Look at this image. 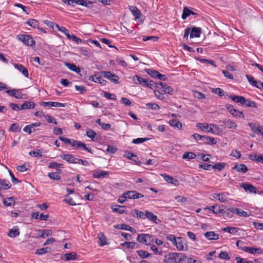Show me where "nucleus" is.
I'll return each mask as SVG.
<instances>
[{"label": "nucleus", "instance_id": "f257e3e1", "mask_svg": "<svg viewBox=\"0 0 263 263\" xmlns=\"http://www.w3.org/2000/svg\"><path fill=\"white\" fill-rule=\"evenodd\" d=\"M244 242L241 240H238L236 242V246L237 247L246 252L249 253H250L251 254H261L262 253V250L260 248H256L254 247H241L239 246L240 244H243Z\"/></svg>", "mask_w": 263, "mask_h": 263}, {"label": "nucleus", "instance_id": "f03ea898", "mask_svg": "<svg viewBox=\"0 0 263 263\" xmlns=\"http://www.w3.org/2000/svg\"><path fill=\"white\" fill-rule=\"evenodd\" d=\"M137 240L142 244L148 245L153 241L154 239L153 236L149 234H138Z\"/></svg>", "mask_w": 263, "mask_h": 263}, {"label": "nucleus", "instance_id": "7ed1b4c3", "mask_svg": "<svg viewBox=\"0 0 263 263\" xmlns=\"http://www.w3.org/2000/svg\"><path fill=\"white\" fill-rule=\"evenodd\" d=\"M16 39L22 42L27 46H35V41L33 40L32 36L29 35L19 34L16 36Z\"/></svg>", "mask_w": 263, "mask_h": 263}, {"label": "nucleus", "instance_id": "20e7f679", "mask_svg": "<svg viewBox=\"0 0 263 263\" xmlns=\"http://www.w3.org/2000/svg\"><path fill=\"white\" fill-rule=\"evenodd\" d=\"M100 73L102 74L104 78L109 80L111 82L115 84H118L120 83L119 77L115 74L112 73L110 71H101Z\"/></svg>", "mask_w": 263, "mask_h": 263}, {"label": "nucleus", "instance_id": "39448f33", "mask_svg": "<svg viewBox=\"0 0 263 263\" xmlns=\"http://www.w3.org/2000/svg\"><path fill=\"white\" fill-rule=\"evenodd\" d=\"M144 195L136 191H128L123 194V198L128 199H139L143 197Z\"/></svg>", "mask_w": 263, "mask_h": 263}, {"label": "nucleus", "instance_id": "423d86ee", "mask_svg": "<svg viewBox=\"0 0 263 263\" xmlns=\"http://www.w3.org/2000/svg\"><path fill=\"white\" fill-rule=\"evenodd\" d=\"M73 147L75 149L86 151L91 154H93V151L92 149L90 147H87L85 143L80 141L76 140Z\"/></svg>", "mask_w": 263, "mask_h": 263}, {"label": "nucleus", "instance_id": "0eeeda50", "mask_svg": "<svg viewBox=\"0 0 263 263\" xmlns=\"http://www.w3.org/2000/svg\"><path fill=\"white\" fill-rule=\"evenodd\" d=\"M98 75L99 72H97V73L94 76H90L88 78V80L95 83H98L102 85H106L107 81L102 78V77H103L102 74H100V76Z\"/></svg>", "mask_w": 263, "mask_h": 263}, {"label": "nucleus", "instance_id": "6e6552de", "mask_svg": "<svg viewBox=\"0 0 263 263\" xmlns=\"http://www.w3.org/2000/svg\"><path fill=\"white\" fill-rule=\"evenodd\" d=\"M175 246L179 251H183L187 249V245L186 243L185 240L181 237L177 238Z\"/></svg>", "mask_w": 263, "mask_h": 263}, {"label": "nucleus", "instance_id": "1a4fd4ad", "mask_svg": "<svg viewBox=\"0 0 263 263\" xmlns=\"http://www.w3.org/2000/svg\"><path fill=\"white\" fill-rule=\"evenodd\" d=\"M40 105L44 107L50 106L55 107H65L67 106V103H62L57 102H42L40 103Z\"/></svg>", "mask_w": 263, "mask_h": 263}, {"label": "nucleus", "instance_id": "9d476101", "mask_svg": "<svg viewBox=\"0 0 263 263\" xmlns=\"http://www.w3.org/2000/svg\"><path fill=\"white\" fill-rule=\"evenodd\" d=\"M145 218H147L149 220L157 224L161 222L160 220L158 218L156 215L148 211H146L144 213V219Z\"/></svg>", "mask_w": 263, "mask_h": 263}, {"label": "nucleus", "instance_id": "9b49d317", "mask_svg": "<svg viewBox=\"0 0 263 263\" xmlns=\"http://www.w3.org/2000/svg\"><path fill=\"white\" fill-rule=\"evenodd\" d=\"M240 187L243 188L246 192H249L250 193H257V190L256 187L253 185L249 183H242L240 185Z\"/></svg>", "mask_w": 263, "mask_h": 263}, {"label": "nucleus", "instance_id": "f8f14e48", "mask_svg": "<svg viewBox=\"0 0 263 263\" xmlns=\"http://www.w3.org/2000/svg\"><path fill=\"white\" fill-rule=\"evenodd\" d=\"M233 213L234 214L242 217H249L252 215L251 212L248 213L246 211H244L242 209L234 208V209H232Z\"/></svg>", "mask_w": 263, "mask_h": 263}, {"label": "nucleus", "instance_id": "ddd939ff", "mask_svg": "<svg viewBox=\"0 0 263 263\" xmlns=\"http://www.w3.org/2000/svg\"><path fill=\"white\" fill-rule=\"evenodd\" d=\"M251 129L257 134H260L263 137V126L257 124H249Z\"/></svg>", "mask_w": 263, "mask_h": 263}, {"label": "nucleus", "instance_id": "4468645a", "mask_svg": "<svg viewBox=\"0 0 263 263\" xmlns=\"http://www.w3.org/2000/svg\"><path fill=\"white\" fill-rule=\"evenodd\" d=\"M60 157L69 163L76 164L77 158L71 154H65L61 155Z\"/></svg>", "mask_w": 263, "mask_h": 263}, {"label": "nucleus", "instance_id": "2eb2a0df", "mask_svg": "<svg viewBox=\"0 0 263 263\" xmlns=\"http://www.w3.org/2000/svg\"><path fill=\"white\" fill-rule=\"evenodd\" d=\"M190 31L191 33L190 37L191 39L199 37L200 35L201 29L200 27H196L195 26H194Z\"/></svg>", "mask_w": 263, "mask_h": 263}, {"label": "nucleus", "instance_id": "dca6fc26", "mask_svg": "<svg viewBox=\"0 0 263 263\" xmlns=\"http://www.w3.org/2000/svg\"><path fill=\"white\" fill-rule=\"evenodd\" d=\"M124 156L132 161H134L138 165H140L141 164V162L140 161H138V158L137 156L133 153L129 152H126L124 155Z\"/></svg>", "mask_w": 263, "mask_h": 263}, {"label": "nucleus", "instance_id": "f3484780", "mask_svg": "<svg viewBox=\"0 0 263 263\" xmlns=\"http://www.w3.org/2000/svg\"><path fill=\"white\" fill-rule=\"evenodd\" d=\"M233 170H236L238 172L245 173L248 171L247 166L245 164H236L232 167Z\"/></svg>", "mask_w": 263, "mask_h": 263}, {"label": "nucleus", "instance_id": "a211bd4d", "mask_svg": "<svg viewBox=\"0 0 263 263\" xmlns=\"http://www.w3.org/2000/svg\"><path fill=\"white\" fill-rule=\"evenodd\" d=\"M13 66L16 69H18L20 72H21L25 77H28V70L25 67V66L21 64L16 63L14 64Z\"/></svg>", "mask_w": 263, "mask_h": 263}, {"label": "nucleus", "instance_id": "6ab92c4d", "mask_svg": "<svg viewBox=\"0 0 263 263\" xmlns=\"http://www.w3.org/2000/svg\"><path fill=\"white\" fill-rule=\"evenodd\" d=\"M86 136L91 138V139L93 141H97L99 140V136H98L97 134L91 129H88L86 130Z\"/></svg>", "mask_w": 263, "mask_h": 263}, {"label": "nucleus", "instance_id": "aec40b11", "mask_svg": "<svg viewBox=\"0 0 263 263\" xmlns=\"http://www.w3.org/2000/svg\"><path fill=\"white\" fill-rule=\"evenodd\" d=\"M177 254L174 253H170L164 256L163 260L164 262L166 263H176L174 256H176Z\"/></svg>", "mask_w": 263, "mask_h": 263}, {"label": "nucleus", "instance_id": "412c9836", "mask_svg": "<svg viewBox=\"0 0 263 263\" xmlns=\"http://www.w3.org/2000/svg\"><path fill=\"white\" fill-rule=\"evenodd\" d=\"M229 98L236 103H240L241 105H243L246 102V98L243 96L231 95L229 96Z\"/></svg>", "mask_w": 263, "mask_h": 263}, {"label": "nucleus", "instance_id": "4be33fe9", "mask_svg": "<svg viewBox=\"0 0 263 263\" xmlns=\"http://www.w3.org/2000/svg\"><path fill=\"white\" fill-rule=\"evenodd\" d=\"M133 80L136 84H140L143 86H146V84L148 81L147 79H143L138 75H136L133 78Z\"/></svg>", "mask_w": 263, "mask_h": 263}, {"label": "nucleus", "instance_id": "5701e85b", "mask_svg": "<svg viewBox=\"0 0 263 263\" xmlns=\"http://www.w3.org/2000/svg\"><path fill=\"white\" fill-rule=\"evenodd\" d=\"M109 175V173L104 171H97L93 174L92 177L93 178H105Z\"/></svg>", "mask_w": 263, "mask_h": 263}, {"label": "nucleus", "instance_id": "b1692460", "mask_svg": "<svg viewBox=\"0 0 263 263\" xmlns=\"http://www.w3.org/2000/svg\"><path fill=\"white\" fill-rule=\"evenodd\" d=\"M196 127L203 132H213L211 127H209V124L206 123H197L196 124Z\"/></svg>", "mask_w": 263, "mask_h": 263}, {"label": "nucleus", "instance_id": "393cba45", "mask_svg": "<svg viewBox=\"0 0 263 263\" xmlns=\"http://www.w3.org/2000/svg\"><path fill=\"white\" fill-rule=\"evenodd\" d=\"M202 141L204 144L209 145H215L217 143L216 141L213 137L203 136Z\"/></svg>", "mask_w": 263, "mask_h": 263}, {"label": "nucleus", "instance_id": "a878e982", "mask_svg": "<svg viewBox=\"0 0 263 263\" xmlns=\"http://www.w3.org/2000/svg\"><path fill=\"white\" fill-rule=\"evenodd\" d=\"M196 13L193 11L190 10L187 7H184L183 10V13L182 14L181 17L183 20H185L190 15H195Z\"/></svg>", "mask_w": 263, "mask_h": 263}, {"label": "nucleus", "instance_id": "bb28decb", "mask_svg": "<svg viewBox=\"0 0 263 263\" xmlns=\"http://www.w3.org/2000/svg\"><path fill=\"white\" fill-rule=\"evenodd\" d=\"M129 10L132 14L135 16V20L139 18L141 15L140 11L136 6H129Z\"/></svg>", "mask_w": 263, "mask_h": 263}, {"label": "nucleus", "instance_id": "cd10ccee", "mask_svg": "<svg viewBox=\"0 0 263 263\" xmlns=\"http://www.w3.org/2000/svg\"><path fill=\"white\" fill-rule=\"evenodd\" d=\"M35 104L33 102L25 101L21 106V109H27L34 108Z\"/></svg>", "mask_w": 263, "mask_h": 263}, {"label": "nucleus", "instance_id": "c85d7f7f", "mask_svg": "<svg viewBox=\"0 0 263 263\" xmlns=\"http://www.w3.org/2000/svg\"><path fill=\"white\" fill-rule=\"evenodd\" d=\"M130 214L133 217H136L138 218L144 219V213L138 210H132L130 212Z\"/></svg>", "mask_w": 263, "mask_h": 263}, {"label": "nucleus", "instance_id": "c756f323", "mask_svg": "<svg viewBox=\"0 0 263 263\" xmlns=\"http://www.w3.org/2000/svg\"><path fill=\"white\" fill-rule=\"evenodd\" d=\"M125 206H122L120 205H116L114 206H112L111 209H112L114 212L118 213L120 214H122L124 213H127L126 211L124 210Z\"/></svg>", "mask_w": 263, "mask_h": 263}, {"label": "nucleus", "instance_id": "7c9ffc66", "mask_svg": "<svg viewBox=\"0 0 263 263\" xmlns=\"http://www.w3.org/2000/svg\"><path fill=\"white\" fill-rule=\"evenodd\" d=\"M204 236L209 240H217L219 239V235L213 231L206 232L204 234Z\"/></svg>", "mask_w": 263, "mask_h": 263}, {"label": "nucleus", "instance_id": "2f4dec72", "mask_svg": "<svg viewBox=\"0 0 263 263\" xmlns=\"http://www.w3.org/2000/svg\"><path fill=\"white\" fill-rule=\"evenodd\" d=\"M11 185L10 184V182L6 179H0V189L3 190H8L10 189Z\"/></svg>", "mask_w": 263, "mask_h": 263}, {"label": "nucleus", "instance_id": "473e14b6", "mask_svg": "<svg viewBox=\"0 0 263 263\" xmlns=\"http://www.w3.org/2000/svg\"><path fill=\"white\" fill-rule=\"evenodd\" d=\"M66 66L71 71H74L77 73H79L81 72V70L79 67L77 66L74 64L65 63Z\"/></svg>", "mask_w": 263, "mask_h": 263}, {"label": "nucleus", "instance_id": "72a5a7b5", "mask_svg": "<svg viewBox=\"0 0 263 263\" xmlns=\"http://www.w3.org/2000/svg\"><path fill=\"white\" fill-rule=\"evenodd\" d=\"M249 158L252 161H256L263 164V155H250Z\"/></svg>", "mask_w": 263, "mask_h": 263}, {"label": "nucleus", "instance_id": "f704fd0d", "mask_svg": "<svg viewBox=\"0 0 263 263\" xmlns=\"http://www.w3.org/2000/svg\"><path fill=\"white\" fill-rule=\"evenodd\" d=\"M224 232L229 233L230 234H234L238 232L239 229L238 228L228 226L222 229Z\"/></svg>", "mask_w": 263, "mask_h": 263}, {"label": "nucleus", "instance_id": "c9c22d12", "mask_svg": "<svg viewBox=\"0 0 263 263\" xmlns=\"http://www.w3.org/2000/svg\"><path fill=\"white\" fill-rule=\"evenodd\" d=\"M213 198L222 203H226L227 201V199L223 193L215 194L213 195Z\"/></svg>", "mask_w": 263, "mask_h": 263}, {"label": "nucleus", "instance_id": "e433bc0d", "mask_svg": "<svg viewBox=\"0 0 263 263\" xmlns=\"http://www.w3.org/2000/svg\"><path fill=\"white\" fill-rule=\"evenodd\" d=\"M223 124H226V127L229 129H235L237 127L236 123L231 119H229L227 120L225 123L223 122Z\"/></svg>", "mask_w": 263, "mask_h": 263}, {"label": "nucleus", "instance_id": "4c0bfd02", "mask_svg": "<svg viewBox=\"0 0 263 263\" xmlns=\"http://www.w3.org/2000/svg\"><path fill=\"white\" fill-rule=\"evenodd\" d=\"M77 254L76 252L66 253L64 255V259L66 260H74L77 258Z\"/></svg>", "mask_w": 263, "mask_h": 263}, {"label": "nucleus", "instance_id": "58836bf2", "mask_svg": "<svg viewBox=\"0 0 263 263\" xmlns=\"http://www.w3.org/2000/svg\"><path fill=\"white\" fill-rule=\"evenodd\" d=\"M59 139L61 141L63 142L64 143H65L66 144H68L72 147L73 146V145H74V142L76 140L73 139H69V138H64V137H61V136L59 137Z\"/></svg>", "mask_w": 263, "mask_h": 263}, {"label": "nucleus", "instance_id": "ea45409f", "mask_svg": "<svg viewBox=\"0 0 263 263\" xmlns=\"http://www.w3.org/2000/svg\"><path fill=\"white\" fill-rule=\"evenodd\" d=\"M93 3L94 2L87 0H80V5L85 6L88 8H92Z\"/></svg>", "mask_w": 263, "mask_h": 263}, {"label": "nucleus", "instance_id": "a19ab883", "mask_svg": "<svg viewBox=\"0 0 263 263\" xmlns=\"http://www.w3.org/2000/svg\"><path fill=\"white\" fill-rule=\"evenodd\" d=\"M137 253L138 254L139 256L141 259H144L148 257L151 255L150 253L148 252L143 251V250H137L136 251Z\"/></svg>", "mask_w": 263, "mask_h": 263}, {"label": "nucleus", "instance_id": "79ce46f5", "mask_svg": "<svg viewBox=\"0 0 263 263\" xmlns=\"http://www.w3.org/2000/svg\"><path fill=\"white\" fill-rule=\"evenodd\" d=\"M169 124L172 126L177 127L178 129H180L182 127L181 123L177 120L172 119L169 121Z\"/></svg>", "mask_w": 263, "mask_h": 263}, {"label": "nucleus", "instance_id": "37998d69", "mask_svg": "<svg viewBox=\"0 0 263 263\" xmlns=\"http://www.w3.org/2000/svg\"><path fill=\"white\" fill-rule=\"evenodd\" d=\"M26 24L30 26L33 28H38L39 26V22L34 19H29L26 22Z\"/></svg>", "mask_w": 263, "mask_h": 263}, {"label": "nucleus", "instance_id": "c03bdc74", "mask_svg": "<svg viewBox=\"0 0 263 263\" xmlns=\"http://www.w3.org/2000/svg\"><path fill=\"white\" fill-rule=\"evenodd\" d=\"M196 154L193 152H185L182 156L183 159H193L196 158Z\"/></svg>", "mask_w": 263, "mask_h": 263}, {"label": "nucleus", "instance_id": "a18cd8bd", "mask_svg": "<svg viewBox=\"0 0 263 263\" xmlns=\"http://www.w3.org/2000/svg\"><path fill=\"white\" fill-rule=\"evenodd\" d=\"M246 77L250 84L254 87H258V81L255 80L252 76L249 74H246Z\"/></svg>", "mask_w": 263, "mask_h": 263}, {"label": "nucleus", "instance_id": "49530a36", "mask_svg": "<svg viewBox=\"0 0 263 263\" xmlns=\"http://www.w3.org/2000/svg\"><path fill=\"white\" fill-rule=\"evenodd\" d=\"M227 165V164L224 162H218L215 163L214 165H212V168L214 169H217L218 171H220L222 169H223Z\"/></svg>", "mask_w": 263, "mask_h": 263}, {"label": "nucleus", "instance_id": "de8ad7c7", "mask_svg": "<svg viewBox=\"0 0 263 263\" xmlns=\"http://www.w3.org/2000/svg\"><path fill=\"white\" fill-rule=\"evenodd\" d=\"M9 130L13 132H21V128L20 127L18 123H15L11 125L9 127Z\"/></svg>", "mask_w": 263, "mask_h": 263}, {"label": "nucleus", "instance_id": "09e8293b", "mask_svg": "<svg viewBox=\"0 0 263 263\" xmlns=\"http://www.w3.org/2000/svg\"><path fill=\"white\" fill-rule=\"evenodd\" d=\"M226 207L224 205H215L214 213L215 214H219L222 213Z\"/></svg>", "mask_w": 263, "mask_h": 263}, {"label": "nucleus", "instance_id": "8fccbe9b", "mask_svg": "<svg viewBox=\"0 0 263 263\" xmlns=\"http://www.w3.org/2000/svg\"><path fill=\"white\" fill-rule=\"evenodd\" d=\"M234 209V208H231L227 209L226 210H224L223 213V215L224 218H232L233 217V214H234L233 213L232 209Z\"/></svg>", "mask_w": 263, "mask_h": 263}, {"label": "nucleus", "instance_id": "3c124183", "mask_svg": "<svg viewBox=\"0 0 263 263\" xmlns=\"http://www.w3.org/2000/svg\"><path fill=\"white\" fill-rule=\"evenodd\" d=\"M147 73L151 77L157 79L159 72L157 70H153L152 69H148L145 70Z\"/></svg>", "mask_w": 263, "mask_h": 263}, {"label": "nucleus", "instance_id": "603ef678", "mask_svg": "<svg viewBox=\"0 0 263 263\" xmlns=\"http://www.w3.org/2000/svg\"><path fill=\"white\" fill-rule=\"evenodd\" d=\"M8 235L10 237H16L20 235L19 230L18 229H12L9 231Z\"/></svg>", "mask_w": 263, "mask_h": 263}, {"label": "nucleus", "instance_id": "864d4df0", "mask_svg": "<svg viewBox=\"0 0 263 263\" xmlns=\"http://www.w3.org/2000/svg\"><path fill=\"white\" fill-rule=\"evenodd\" d=\"M233 117L237 118H244L245 116L242 111H240L237 109L233 110L232 113L231 114Z\"/></svg>", "mask_w": 263, "mask_h": 263}, {"label": "nucleus", "instance_id": "5fc2aeb1", "mask_svg": "<svg viewBox=\"0 0 263 263\" xmlns=\"http://www.w3.org/2000/svg\"><path fill=\"white\" fill-rule=\"evenodd\" d=\"M98 238L101 241V243L99 245L100 246H103L107 244L106 241V237L102 233H100L98 234Z\"/></svg>", "mask_w": 263, "mask_h": 263}, {"label": "nucleus", "instance_id": "6e6d98bb", "mask_svg": "<svg viewBox=\"0 0 263 263\" xmlns=\"http://www.w3.org/2000/svg\"><path fill=\"white\" fill-rule=\"evenodd\" d=\"M29 155L34 157H42V152L41 149H37L36 151H32L29 152Z\"/></svg>", "mask_w": 263, "mask_h": 263}, {"label": "nucleus", "instance_id": "4d7b16f0", "mask_svg": "<svg viewBox=\"0 0 263 263\" xmlns=\"http://www.w3.org/2000/svg\"><path fill=\"white\" fill-rule=\"evenodd\" d=\"M3 203L6 206H11L14 204L15 201L12 197H10L4 199Z\"/></svg>", "mask_w": 263, "mask_h": 263}, {"label": "nucleus", "instance_id": "13d9d810", "mask_svg": "<svg viewBox=\"0 0 263 263\" xmlns=\"http://www.w3.org/2000/svg\"><path fill=\"white\" fill-rule=\"evenodd\" d=\"M41 232H42V234L40 235L39 236L43 238L52 235V231L51 230H41Z\"/></svg>", "mask_w": 263, "mask_h": 263}, {"label": "nucleus", "instance_id": "bf43d9fd", "mask_svg": "<svg viewBox=\"0 0 263 263\" xmlns=\"http://www.w3.org/2000/svg\"><path fill=\"white\" fill-rule=\"evenodd\" d=\"M218 257L220 259L230 260V257L228 254V253L226 251H221V252L218 255Z\"/></svg>", "mask_w": 263, "mask_h": 263}, {"label": "nucleus", "instance_id": "052dcab7", "mask_svg": "<svg viewBox=\"0 0 263 263\" xmlns=\"http://www.w3.org/2000/svg\"><path fill=\"white\" fill-rule=\"evenodd\" d=\"M164 86L163 87L162 89L164 92L167 93L170 95H173L174 93V90L171 86H169L166 84H164Z\"/></svg>", "mask_w": 263, "mask_h": 263}, {"label": "nucleus", "instance_id": "680f3d73", "mask_svg": "<svg viewBox=\"0 0 263 263\" xmlns=\"http://www.w3.org/2000/svg\"><path fill=\"white\" fill-rule=\"evenodd\" d=\"M146 106L148 108L153 110H158L160 108V107L157 104L154 103H147Z\"/></svg>", "mask_w": 263, "mask_h": 263}, {"label": "nucleus", "instance_id": "e2e57ef3", "mask_svg": "<svg viewBox=\"0 0 263 263\" xmlns=\"http://www.w3.org/2000/svg\"><path fill=\"white\" fill-rule=\"evenodd\" d=\"M245 103L243 105H245L247 107H250L253 108H256L257 106L256 103L253 101H251L250 100L246 99Z\"/></svg>", "mask_w": 263, "mask_h": 263}, {"label": "nucleus", "instance_id": "0e129e2a", "mask_svg": "<svg viewBox=\"0 0 263 263\" xmlns=\"http://www.w3.org/2000/svg\"><path fill=\"white\" fill-rule=\"evenodd\" d=\"M103 96L106 99H109V100H116L117 99L116 95L113 94V93H110L107 91H105L104 92Z\"/></svg>", "mask_w": 263, "mask_h": 263}, {"label": "nucleus", "instance_id": "69168bd1", "mask_svg": "<svg viewBox=\"0 0 263 263\" xmlns=\"http://www.w3.org/2000/svg\"><path fill=\"white\" fill-rule=\"evenodd\" d=\"M48 176L52 180L60 181L61 180L60 177L56 173H49Z\"/></svg>", "mask_w": 263, "mask_h": 263}, {"label": "nucleus", "instance_id": "338daca9", "mask_svg": "<svg viewBox=\"0 0 263 263\" xmlns=\"http://www.w3.org/2000/svg\"><path fill=\"white\" fill-rule=\"evenodd\" d=\"M45 118L46 121L50 123H53L54 124H57V122L55 121V119L49 115H45L44 116Z\"/></svg>", "mask_w": 263, "mask_h": 263}, {"label": "nucleus", "instance_id": "774afa93", "mask_svg": "<svg viewBox=\"0 0 263 263\" xmlns=\"http://www.w3.org/2000/svg\"><path fill=\"white\" fill-rule=\"evenodd\" d=\"M235 260L236 261V263H253V261H248L246 259L241 258L239 256L236 257Z\"/></svg>", "mask_w": 263, "mask_h": 263}]
</instances>
